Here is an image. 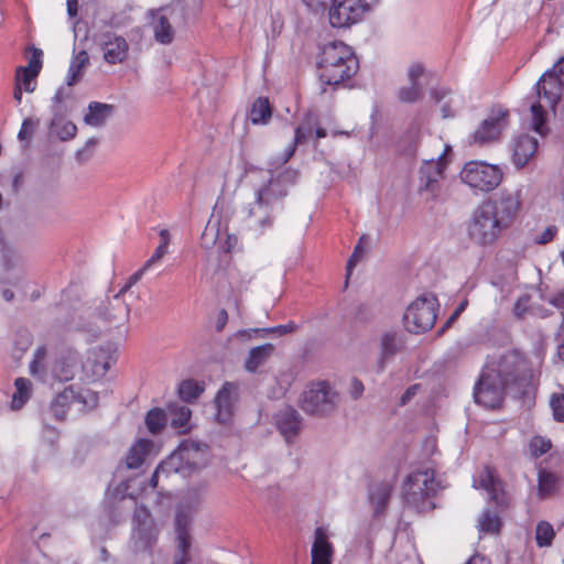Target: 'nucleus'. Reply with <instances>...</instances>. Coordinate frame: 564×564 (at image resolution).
Listing matches in <instances>:
<instances>
[{
  "label": "nucleus",
  "mask_w": 564,
  "mask_h": 564,
  "mask_svg": "<svg viewBox=\"0 0 564 564\" xmlns=\"http://www.w3.org/2000/svg\"><path fill=\"white\" fill-rule=\"evenodd\" d=\"M314 543L312 546L311 564H330L333 556V545L328 541V535L324 528H316L314 532Z\"/></svg>",
  "instance_id": "nucleus-23"
},
{
  "label": "nucleus",
  "mask_w": 564,
  "mask_h": 564,
  "mask_svg": "<svg viewBox=\"0 0 564 564\" xmlns=\"http://www.w3.org/2000/svg\"><path fill=\"white\" fill-rule=\"evenodd\" d=\"M171 414V425L177 430L178 433H186L189 431V420L192 412L188 406L183 404H171L169 406Z\"/></svg>",
  "instance_id": "nucleus-30"
},
{
  "label": "nucleus",
  "mask_w": 564,
  "mask_h": 564,
  "mask_svg": "<svg viewBox=\"0 0 564 564\" xmlns=\"http://www.w3.org/2000/svg\"><path fill=\"white\" fill-rule=\"evenodd\" d=\"M420 388H421L420 384H413V386L409 387L400 399L401 405H405L408 402H410L412 400V398L417 393Z\"/></svg>",
  "instance_id": "nucleus-62"
},
{
  "label": "nucleus",
  "mask_w": 564,
  "mask_h": 564,
  "mask_svg": "<svg viewBox=\"0 0 564 564\" xmlns=\"http://www.w3.org/2000/svg\"><path fill=\"white\" fill-rule=\"evenodd\" d=\"M74 399L75 392L72 388H66L62 393L57 394L50 406L53 416L59 421L64 420Z\"/></svg>",
  "instance_id": "nucleus-33"
},
{
  "label": "nucleus",
  "mask_w": 564,
  "mask_h": 564,
  "mask_svg": "<svg viewBox=\"0 0 564 564\" xmlns=\"http://www.w3.org/2000/svg\"><path fill=\"white\" fill-rule=\"evenodd\" d=\"M113 105L91 101L88 104L87 112L84 116V122L93 128L104 127L107 120L112 116Z\"/></svg>",
  "instance_id": "nucleus-26"
},
{
  "label": "nucleus",
  "mask_w": 564,
  "mask_h": 564,
  "mask_svg": "<svg viewBox=\"0 0 564 564\" xmlns=\"http://www.w3.org/2000/svg\"><path fill=\"white\" fill-rule=\"evenodd\" d=\"M362 254H364V249L361 248L360 243H358L355 247V250L347 263L348 274L351 272L352 268L360 261V259L362 258Z\"/></svg>",
  "instance_id": "nucleus-59"
},
{
  "label": "nucleus",
  "mask_w": 564,
  "mask_h": 564,
  "mask_svg": "<svg viewBox=\"0 0 564 564\" xmlns=\"http://www.w3.org/2000/svg\"><path fill=\"white\" fill-rule=\"evenodd\" d=\"M459 176L470 188L489 192L501 183L502 172L497 165L484 161H470L464 165Z\"/></svg>",
  "instance_id": "nucleus-8"
},
{
  "label": "nucleus",
  "mask_w": 564,
  "mask_h": 564,
  "mask_svg": "<svg viewBox=\"0 0 564 564\" xmlns=\"http://www.w3.org/2000/svg\"><path fill=\"white\" fill-rule=\"evenodd\" d=\"M477 485L485 489L490 499L499 501L500 500V494L502 491V486L500 480L496 477L494 470L486 467L479 475V478L475 480V487Z\"/></svg>",
  "instance_id": "nucleus-28"
},
{
  "label": "nucleus",
  "mask_w": 564,
  "mask_h": 564,
  "mask_svg": "<svg viewBox=\"0 0 564 564\" xmlns=\"http://www.w3.org/2000/svg\"><path fill=\"white\" fill-rule=\"evenodd\" d=\"M509 123V111L501 107L495 108L477 129L469 135V143L487 145L500 140Z\"/></svg>",
  "instance_id": "nucleus-10"
},
{
  "label": "nucleus",
  "mask_w": 564,
  "mask_h": 564,
  "mask_svg": "<svg viewBox=\"0 0 564 564\" xmlns=\"http://www.w3.org/2000/svg\"><path fill=\"white\" fill-rule=\"evenodd\" d=\"M250 121L253 124L267 123L271 118V107L265 98H258L249 113Z\"/></svg>",
  "instance_id": "nucleus-40"
},
{
  "label": "nucleus",
  "mask_w": 564,
  "mask_h": 564,
  "mask_svg": "<svg viewBox=\"0 0 564 564\" xmlns=\"http://www.w3.org/2000/svg\"><path fill=\"white\" fill-rule=\"evenodd\" d=\"M501 528V520L496 512L485 510L478 519L479 533L497 534Z\"/></svg>",
  "instance_id": "nucleus-39"
},
{
  "label": "nucleus",
  "mask_w": 564,
  "mask_h": 564,
  "mask_svg": "<svg viewBox=\"0 0 564 564\" xmlns=\"http://www.w3.org/2000/svg\"><path fill=\"white\" fill-rule=\"evenodd\" d=\"M35 128V123L32 119L26 118L23 120L21 129L19 131L18 138L19 140H26L30 139L33 134Z\"/></svg>",
  "instance_id": "nucleus-57"
},
{
  "label": "nucleus",
  "mask_w": 564,
  "mask_h": 564,
  "mask_svg": "<svg viewBox=\"0 0 564 564\" xmlns=\"http://www.w3.org/2000/svg\"><path fill=\"white\" fill-rule=\"evenodd\" d=\"M112 362V357L104 348H94L89 350L83 369L87 376L93 379L101 378L106 375Z\"/></svg>",
  "instance_id": "nucleus-22"
},
{
  "label": "nucleus",
  "mask_w": 564,
  "mask_h": 564,
  "mask_svg": "<svg viewBox=\"0 0 564 564\" xmlns=\"http://www.w3.org/2000/svg\"><path fill=\"white\" fill-rule=\"evenodd\" d=\"M191 525V511H186L184 507L182 509H177L174 521L177 543L174 564H187L191 561V556L188 554L192 545Z\"/></svg>",
  "instance_id": "nucleus-13"
},
{
  "label": "nucleus",
  "mask_w": 564,
  "mask_h": 564,
  "mask_svg": "<svg viewBox=\"0 0 564 564\" xmlns=\"http://www.w3.org/2000/svg\"><path fill=\"white\" fill-rule=\"evenodd\" d=\"M275 425L286 442H291L302 429V419L296 410L284 406L275 414Z\"/></svg>",
  "instance_id": "nucleus-21"
},
{
  "label": "nucleus",
  "mask_w": 564,
  "mask_h": 564,
  "mask_svg": "<svg viewBox=\"0 0 564 564\" xmlns=\"http://www.w3.org/2000/svg\"><path fill=\"white\" fill-rule=\"evenodd\" d=\"M133 520L135 522L133 536L139 540L141 546H149L155 541L158 533L150 511L143 506L137 507Z\"/></svg>",
  "instance_id": "nucleus-18"
},
{
  "label": "nucleus",
  "mask_w": 564,
  "mask_h": 564,
  "mask_svg": "<svg viewBox=\"0 0 564 564\" xmlns=\"http://www.w3.org/2000/svg\"><path fill=\"white\" fill-rule=\"evenodd\" d=\"M404 502L420 512L434 508L432 497L441 489V484L435 479L432 468H417L408 475L403 481Z\"/></svg>",
  "instance_id": "nucleus-6"
},
{
  "label": "nucleus",
  "mask_w": 564,
  "mask_h": 564,
  "mask_svg": "<svg viewBox=\"0 0 564 564\" xmlns=\"http://www.w3.org/2000/svg\"><path fill=\"white\" fill-rule=\"evenodd\" d=\"M207 463V446L202 447L199 444L189 441L183 442L176 451L156 467L150 484L152 487H156L161 475L167 477L173 474H180L183 477H189L205 468Z\"/></svg>",
  "instance_id": "nucleus-5"
},
{
  "label": "nucleus",
  "mask_w": 564,
  "mask_h": 564,
  "mask_svg": "<svg viewBox=\"0 0 564 564\" xmlns=\"http://www.w3.org/2000/svg\"><path fill=\"white\" fill-rule=\"evenodd\" d=\"M152 446H153V443L151 441L144 440V438H140L137 443H134L130 447V449L123 460L126 468L137 469V468L141 467L145 455L150 452Z\"/></svg>",
  "instance_id": "nucleus-27"
},
{
  "label": "nucleus",
  "mask_w": 564,
  "mask_h": 564,
  "mask_svg": "<svg viewBox=\"0 0 564 564\" xmlns=\"http://www.w3.org/2000/svg\"><path fill=\"white\" fill-rule=\"evenodd\" d=\"M538 149V140L528 134L517 138L512 145V161L517 167H523Z\"/></svg>",
  "instance_id": "nucleus-24"
},
{
  "label": "nucleus",
  "mask_w": 564,
  "mask_h": 564,
  "mask_svg": "<svg viewBox=\"0 0 564 564\" xmlns=\"http://www.w3.org/2000/svg\"><path fill=\"white\" fill-rule=\"evenodd\" d=\"M445 169L444 153L436 160H426L420 169L419 191L426 200L435 199L441 193V178Z\"/></svg>",
  "instance_id": "nucleus-12"
},
{
  "label": "nucleus",
  "mask_w": 564,
  "mask_h": 564,
  "mask_svg": "<svg viewBox=\"0 0 564 564\" xmlns=\"http://www.w3.org/2000/svg\"><path fill=\"white\" fill-rule=\"evenodd\" d=\"M556 477L555 475L541 471L539 474V491L542 496L549 495L555 487Z\"/></svg>",
  "instance_id": "nucleus-51"
},
{
  "label": "nucleus",
  "mask_w": 564,
  "mask_h": 564,
  "mask_svg": "<svg viewBox=\"0 0 564 564\" xmlns=\"http://www.w3.org/2000/svg\"><path fill=\"white\" fill-rule=\"evenodd\" d=\"M149 269H144V265L139 269L137 272H134L128 280L124 286L121 288V290L115 295V301L118 302V311L120 312V315L122 317H127L130 314V307L126 303L121 301V295L124 294L132 285H134L142 275L148 271Z\"/></svg>",
  "instance_id": "nucleus-42"
},
{
  "label": "nucleus",
  "mask_w": 564,
  "mask_h": 564,
  "mask_svg": "<svg viewBox=\"0 0 564 564\" xmlns=\"http://www.w3.org/2000/svg\"><path fill=\"white\" fill-rule=\"evenodd\" d=\"M166 423V415L164 411L160 409H152L148 412L145 417V424L148 430L152 434H158L162 431Z\"/></svg>",
  "instance_id": "nucleus-44"
},
{
  "label": "nucleus",
  "mask_w": 564,
  "mask_h": 564,
  "mask_svg": "<svg viewBox=\"0 0 564 564\" xmlns=\"http://www.w3.org/2000/svg\"><path fill=\"white\" fill-rule=\"evenodd\" d=\"M15 392L12 395L11 406L14 410L21 409L30 399L32 393V383L29 379L18 378L14 381Z\"/></svg>",
  "instance_id": "nucleus-38"
},
{
  "label": "nucleus",
  "mask_w": 564,
  "mask_h": 564,
  "mask_svg": "<svg viewBox=\"0 0 564 564\" xmlns=\"http://www.w3.org/2000/svg\"><path fill=\"white\" fill-rule=\"evenodd\" d=\"M550 406L554 420L564 423V393H553L550 398Z\"/></svg>",
  "instance_id": "nucleus-50"
},
{
  "label": "nucleus",
  "mask_w": 564,
  "mask_h": 564,
  "mask_svg": "<svg viewBox=\"0 0 564 564\" xmlns=\"http://www.w3.org/2000/svg\"><path fill=\"white\" fill-rule=\"evenodd\" d=\"M50 128L61 141H68L75 138L77 127L72 121H66L57 113L51 120Z\"/></svg>",
  "instance_id": "nucleus-37"
},
{
  "label": "nucleus",
  "mask_w": 564,
  "mask_h": 564,
  "mask_svg": "<svg viewBox=\"0 0 564 564\" xmlns=\"http://www.w3.org/2000/svg\"><path fill=\"white\" fill-rule=\"evenodd\" d=\"M403 347V341L399 332L389 329L383 332L379 338V354L377 358L378 371L386 369L387 362L397 355Z\"/></svg>",
  "instance_id": "nucleus-19"
},
{
  "label": "nucleus",
  "mask_w": 564,
  "mask_h": 564,
  "mask_svg": "<svg viewBox=\"0 0 564 564\" xmlns=\"http://www.w3.org/2000/svg\"><path fill=\"white\" fill-rule=\"evenodd\" d=\"M424 68L420 64H413L408 70V78L410 83L419 84V78L423 75Z\"/></svg>",
  "instance_id": "nucleus-58"
},
{
  "label": "nucleus",
  "mask_w": 564,
  "mask_h": 564,
  "mask_svg": "<svg viewBox=\"0 0 564 564\" xmlns=\"http://www.w3.org/2000/svg\"><path fill=\"white\" fill-rule=\"evenodd\" d=\"M557 229L555 226H550L547 227L536 239L538 243H547L550 242L555 234H556Z\"/></svg>",
  "instance_id": "nucleus-61"
},
{
  "label": "nucleus",
  "mask_w": 564,
  "mask_h": 564,
  "mask_svg": "<svg viewBox=\"0 0 564 564\" xmlns=\"http://www.w3.org/2000/svg\"><path fill=\"white\" fill-rule=\"evenodd\" d=\"M41 55L42 52L40 50H34V53L31 56L28 66H21L17 69L15 80L20 82L22 72H29L39 75L42 67Z\"/></svg>",
  "instance_id": "nucleus-48"
},
{
  "label": "nucleus",
  "mask_w": 564,
  "mask_h": 564,
  "mask_svg": "<svg viewBox=\"0 0 564 564\" xmlns=\"http://www.w3.org/2000/svg\"><path fill=\"white\" fill-rule=\"evenodd\" d=\"M46 348L37 347L34 351L33 359L30 362V373L44 383H51L50 376L45 370Z\"/></svg>",
  "instance_id": "nucleus-36"
},
{
  "label": "nucleus",
  "mask_w": 564,
  "mask_h": 564,
  "mask_svg": "<svg viewBox=\"0 0 564 564\" xmlns=\"http://www.w3.org/2000/svg\"><path fill=\"white\" fill-rule=\"evenodd\" d=\"M317 67L321 82L336 86L357 73L358 61L348 45L333 41L321 48Z\"/></svg>",
  "instance_id": "nucleus-4"
},
{
  "label": "nucleus",
  "mask_w": 564,
  "mask_h": 564,
  "mask_svg": "<svg viewBox=\"0 0 564 564\" xmlns=\"http://www.w3.org/2000/svg\"><path fill=\"white\" fill-rule=\"evenodd\" d=\"M237 398V387L231 382H226L218 391L215 399L217 408L216 417L218 422L227 423L231 419Z\"/></svg>",
  "instance_id": "nucleus-20"
},
{
  "label": "nucleus",
  "mask_w": 564,
  "mask_h": 564,
  "mask_svg": "<svg viewBox=\"0 0 564 564\" xmlns=\"http://www.w3.org/2000/svg\"><path fill=\"white\" fill-rule=\"evenodd\" d=\"M203 388L194 380H185L178 387L180 398L186 402H191L199 397Z\"/></svg>",
  "instance_id": "nucleus-46"
},
{
  "label": "nucleus",
  "mask_w": 564,
  "mask_h": 564,
  "mask_svg": "<svg viewBox=\"0 0 564 564\" xmlns=\"http://www.w3.org/2000/svg\"><path fill=\"white\" fill-rule=\"evenodd\" d=\"M547 301L551 305L555 306L556 308L564 310V291L554 294Z\"/></svg>",
  "instance_id": "nucleus-64"
},
{
  "label": "nucleus",
  "mask_w": 564,
  "mask_h": 564,
  "mask_svg": "<svg viewBox=\"0 0 564 564\" xmlns=\"http://www.w3.org/2000/svg\"><path fill=\"white\" fill-rule=\"evenodd\" d=\"M273 351L274 346L270 343L252 348L246 360V369L250 372L256 371L258 367L263 365L270 358Z\"/></svg>",
  "instance_id": "nucleus-32"
},
{
  "label": "nucleus",
  "mask_w": 564,
  "mask_h": 564,
  "mask_svg": "<svg viewBox=\"0 0 564 564\" xmlns=\"http://www.w3.org/2000/svg\"><path fill=\"white\" fill-rule=\"evenodd\" d=\"M528 297H520L516 304H514V308H513V312H514V315L517 317H523V315L528 312Z\"/></svg>",
  "instance_id": "nucleus-60"
},
{
  "label": "nucleus",
  "mask_w": 564,
  "mask_h": 564,
  "mask_svg": "<svg viewBox=\"0 0 564 564\" xmlns=\"http://www.w3.org/2000/svg\"><path fill=\"white\" fill-rule=\"evenodd\" d=\"M297 326L291 322L289 324H285V325H279V326H275V327H270V328H252V329H249V330H239L236 335L237 337H248L250 338L251 337V334H256V333H274V334H278L280 336L282 335H286L289 333H292L294 330H296Z\"/></svg>",
  "instance_id": "nucleus-43"
},
{
  "label": "nucleus",
  "mask_w": 564,
  "mask_h": 564,
  "mask_svg": "<svg viewBox=\"0 0 564 564\" xmlns=\"http://www.w3.org/2000/svg\"><path fill=\"white\" fill-rule=\"evenodd\" d=\"M88 64L89 56L86 51H80L73 57L65 80L67 87L74 86L83 78L84 72Z\"/></svg>",
  "instance_id": "nucleus-29"
},
{
  "label": "nucleus",
  "mask_w": 564,
  "mask_h": 564,
  "mask_svg": "<svg viewBox=\"0 0 564 564\" xmlns=\"http://www.w3.org/2000/svg\"><path fill=\"white\" fill-rule=\"evenodd\" d=\"M217 232L218 230L216 226L208 223L202 235V246L205 248H209L210 246H213L216 241Z\"/></svg>",
  "instance_id": "nucleus-54"
},
{
  "label": "nucleus",
  "mask_w": 564,
  "mask_h": 564,
  "mask_svg": "<svg viewBox=\"0 0 564 564\" xmlns=\"http://www.w3.org/2000/svg\"><path fill=\"white\" fill-rule=\"evenodd\" d=\"M551 448V441L542 436H534L530 441V449L534 456H541Z\"/></svg>",
  "instance_id": "nucleus-52"
},
{
  "label": "nucleus",
  "mask_w": 564,
  "mask_h": 564,
  "mask_svg": "<svg viewBox=\"0 0 564 564\" xmlns=\"http://www.w3.org/2000/svg\"><path fill=\"white\" fill-rule=\"evenodd\" d=\"M378 0H332L328 20L333 28H350L360 22Z\"/></svg>",
  "instance_id": "nucleus-9"
},
{
  "label": "nucleus",
  "mask_w": 564,
  "mask_h": 564,
  "mask_svg": "<svg viewBox=\"0 0 564 564\" xmlns=\"http://www.w3.org/2000/svg\"><path fill=\"white\" fill-rule=\"evenodd\" d=\"M129 316L122 317L118 311V302L115 300L109 303V307L102 313V318L106 322L113 323L116 321H127Z\"/></svg>",
  "instance_id": "nucleus-53"
},
{
  "label": "nucleus",
  "mask_w": 564,
  "mask_h": 564,
  "mask_svg": "<svg viewBox=\"0 0 564 564\" xmlns=\"http://www.w3.org/2000/svg\"><path fill=\"white\" fill-rule=\"evenodd\" d=\"M431 99L437 107L443 119L454 118L464 106L463 97L446 87L432 89Z\"/></svg>",
  "instance_id": "nucleus-14"
},
{
  "label": "nucleus",
  "mask_w": 564,
  "mask_h": 564,
  "mask_svg": "<svg viewBox=\"0 0 564 564\" xmlns=\"http://www.w3.org/2000/svg\"><path fill=\"white\" fill-rule=\"evenodd\" d=\"M314 129V120L312 116H308L296 129L294 134V140L291 144H289L283 153L276 158L275 163L285 164L295 153L296 145L305 143L308 138L312 135Z\"/></svg>",
  "instance_id": "nucleus-25"
},
{
  "label": "nucleus",
  "mask_w": 564,
  "mask_h": 564,
  "mask_svg": "<svg viewBox=\"0 0 564 564\" xmlns=\"http://www.w3.org/2000/svg\"><path fill=\"white\" fill-rule=\"evenodd\" d=\"M250 175L253 182L252 200L241 209L242 221L256 235H263L273 227L283 210L289 187L299 178V171L285 169L276 173L272 170H253Z\"/></svg>",
  "instance_id": "nucleus-1"
},
{
  "label": "nucleus",
  "mask_w": 564,
  "mask_h": 564,
  "mask_svg": "<svg viewBox=\"0 0 564 564\" xmlns=\"http://www.w3.org/2000/svg\"><path fill=\"white\" fill-rule=\"evenodd\" d=\"M563 87L564 85L560 82V75L554 68L546 70L535 84L538 97L543 98L553 110L561 99Z\"/></svg>",
  "instance_id": "nucleus-15"
},
{
  "label": "nucleus",
  "mask_w": 564,
  "mask_h": 564,
  "mask_svg": "<svg viewBox=\"0 0 564 564\" xmlns=\"http://www.w3.org/2000/svg\"><path fill=\"white\" fill-rule=\"evenodd\" d=\"M36 76L37 75L34 73L22 72L21 79H20V85H21L22 89L25 90L26 93H33L35 89L34 79Z\"/></svg>",
  "instance_id": "nucleus-55"
},
{
  "label": "nucleus",
  "mask_w": 564,
  "mask_h": 564,
  "mask_svg": "<svg viewBox=\"0 0 564 564\" xmlns=\"http://www.w3.org/2000/svg\"><path fill=\"white\" fill-rule=\"evenodd\" d=\"M520 365V357L517 354H509L503 356L497 366L487 367L475 386V401L485 408L500 405L506 387L517 379Z\"/></svg>",
  "instance_id": "nucleus-3"
},
{
  "label": "nucleus",
  "mask_w": 564,
  "mask_h": 564,
  "mask_svg": "<svg viewBox=\"0 0 564 564\" xmlns=\"http://www.w3.org/2000/svg\"><path fill=\"white\" fill-rule=\"evenodd\" d=\"M167 247L159 245L153 254L145 261L144 269H150L158 263L167 253Z\"/></svg>",
  "instance_id": "nucleus-56"
},
{
  "label": "nucleus",
  "mask_w": 564,
  "mask_h": 564,
  "mask_svg": "<svg viewBox=\"0 0 564 564\" xmlns=\"http://www.w3.org/2000/svg\"><path fill=\"white\" fill-rule=\"evenodd\" d=\"M554 535L555 532L553 530V527L549 522L541 521L538 523L535 530V541L540 547L550 546L552 544Z\"/></svg>",
  "instance_id": "nucleus-45"
},
{
  "label": "nucleus",
  "mask_w": 564,
  "mask_h": 564,
  "mask_svg": "<svg viewBox=\"0 0 564 564\" xmlns=\"http://www.w3.org/2000/svg\"><path fill=\"white\" fill-rule=\"evenodd\" d=\"M77 364L72 359H59L57 360L50 376L51 383L53 380L57 381H69L75 377Z\"/></svg>",
  "instance_id": "nucleus-35"
},
{
  "label": "nucleus",
  "mask_w": 564,
  "mask_h": 564,
  "mask_svg": "<svg viewBox=\"0 0 564 564\" xmlns=\"http://www.w3.org/2000/svg\"><path fill=\"white\" fill-rule=\"evenodd\" d=\"M336 392L328 383H312L302 394V409L310 414H325L336 405Z\"/></svg>",
  "instance_id": "nucleus-11"
},
{
  "label": "nucleus",
  "mask_w": 564,
  "mask_h": 564,
  "mask_svg": "<svg viewBox=\"0 0 564 564\" xmlns=\"http://www.w3.org/2000/svg\"><path fill=\"white\" fill-rule=\"evenodd\" d=\"M206 489V481L189 487L177 509H182L184 507L186 511H191V520H193V516L203 500Z\"/></svg>",
  "instance_id": "nucleus-31"
},
{
  "label": "nucleus",
  "mask_w": 564,
  "mask_h": 564,
  "mask_svg": "<svg viewBox=\"0 0 564 564\" xmlns=\"http://www.w3.org/2000/svg\"><path fill=\"white\" fill-rule=\"evenodd\" d=\"M228 322V313L226 310H220L216 316L215 327L217 332H221Z\"/></svg>",
  "instance_id": "nucleus-63"
},
{
  "label": "nucleus",
  "mask_w": 564,
  "mask_h": 564,
  "mask_svg": "<svg viewBox=\"0 0 564 564\" xmlns=\"http://www.w3.org/2000/svg\"><path fill=\"white\" fill-rule=\"evenodd\" d=\"M422 97V87L420 84L410 83L409 86L399 90V98L404 102H414Z\"/></svg>",
  "instance_id": "nucleus-49"
},
{
  "label": "nucleus",
  "mask_w": 564,
  "mask_h": 564,
  "mask_svg": "<svg viewBox=\"0 0 564 564\" xmlns=\"http://www.w3.org/2000/svg\"><path fill=\"white\" fill-rule=\"evenodd\" d=\"M151 15V28L153 30L155 41L164 45L172 43L175 34L172 26L174 10L171 8H161L152 11Z\"/></svg>",
  "instance_id": "nucleus-17"
},
{
  "label": "nucleus",
  "mask_w": 564,
  "mask_h": 564,
  "mask_svg": "<svg viewBox=\"0 0 564 564\" xmlns=\"http://www.w3.org/2000/svg\"><path fill=\"white\" fill-rule=\"evenodd\" d=\"M436 297L423 294L416 297L403 315L404 327L408 332L420 334L430 330L436 321Z\"/></svg>",
  "instance_id": "nucleus-7"
},
{
  "label": "nucleus",
  "mask_w": 564,
  "mask_h": 564,
  "mask_svg": "<svg viewBox=\"0 0 564 564\" xmlns=\"http://www.w3.org/2000/svg\"><path fill=\"white\" fill-rule=\"evenodd\" d=\"M0 263L6 271L15 269L21 263V254L15 246L7 240L0 241Z\"/></svg>",
  "instance_id": "nucleus-34"
},
{
  "label": "nucleus",
  "mask_w": 564,
  "mask_h": 564,
  "mask_svg": "<svg viewBox=\"0 0 564 564\" xmlns=\"http://www.w3.org/2000/svg\"><path fill=\"white\" fill-rule=\"evenodd\" d=\"M98 43L108 64L122 63L127 58L129 45L124 37L107 32L99 36Z\"/></svg>",
  "instance_id": "nucleus-16"
},
{
  "label": "nucleus",
  "mask_w": 564,
  "mask_h": 564,
  "mask_svg": "<svg viewBox=\"0 0 564 564\" xmlns=\"http://www.w3.org/2000/svg\"><path fill=\"white\" fill-rule=\"evenodd\" d=\"M391 496V486L389 484L382 482L377 485L370 492V501L375 507L376 513L381 512Z\"/></svg>",
  "instance_id": "nucleus-41"
},
{
  "label": "nucleus",
  "mask_w": 564,
  "mask_h": 564,
  "mask_svg": "<svg viewBox=\"0 0 564 564\" xmlns=\"http://www.w3.org/2000/svg\"><path fill=\"white\" fill-rule=\"evenodd\" d=\"M520 189H501L473 212L468 235L480 246L492 245L516 221L521 208Z\"/></svg>",
  "instance_id": "nucleus-2"
},
{
  "label": "nucleus",
  "mask_w": 564,
  "mask_h": 564,
  "mask_svg": "<svg viewBox=\"0 0 564 564\" xmlns=\"http://www.w3.org/2000/svg\"><path fill=\"white\" fill-rule=\"evenodd\" d=\"M530 110L532 115L533 130L543 135L545 133V113L543 110V105L540 102H534L530 106Z\"/></svg>",
  "instance_id": "nucleus-47"
}]
</instances>
